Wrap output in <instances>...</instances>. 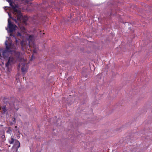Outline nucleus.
<instances>
[{
	"label": "nucleus",
	"mask_w": 152,
	"mask_h": 152,
	"mask_svg": "<svg viewBox=\"0 0 152 152\" xmlns=\"http://www.w3.org/2000/svg\"><path fill=\"white\" fill-rule=\"evenodd\" d=\"M34 40V37L32 35H30L27 39V42L23 40L22 41L20 42L21 45V49L23 50H24L26 48H27L28 47L30 46V43H33Z\"/></svg>",
	"instance_id": "obj_1"
},
{
	"label": "nucleus",
	"mask_w": 152,
	"mask_h": 152,
	"mask_svg": "<svg viewBox=\"0 0 152 152\" xmlns=\"http://www.w3.org/2000/svg\"><path fill=\"white\" fill-rule=\"evenodd\" d=\"M7 42V40L5 42L6 50L3 51L2 54V57L5 59H6L9 57V52L11 51L10 49L11 48V44L9 43V44H8Z\"/></svg>",
	"instance_id": "obj_2"
},
{
	"label": "nucleus",
	"mask_w": 152,
	"mask_h": 152,
	"mask_svg": "<svg viewBox=\"0 0 152 152\" xmlns=\"http://www.w3.org/2000/svg\"><path fill=\"white\" fill-rule=\"evenodd\" d=\"M7 1L9 3L10 5L12 7L13 9V13H17V16L18 20H20L21 17V12L19 10L16 9L18 6L16 5H13V2L11 0H7Z\"/></svg>",
	"instance_id": "obj_3"
},
{
	"label": "nucleus",
	"mask_w": 152,
	"mask_h": 152,
	"mask_svg": "<svg viewBox=\"0 0 152 152\" xmlns=\"http://www.w3.org/2000/svg\"><path fill=\"white\" fill-rule=\"evenodd\" d=\"M8 26L9 28V32L12 33L14 31L17 26L16 25L12 24L10 21V20L9 18L8 19Z\"/></svg>",
	"instance_id": "obj_4"
},
{
	"label": "nucleus",
	"mask_w": 152,
	"mask_h": 152,
	"mask_svg": "<svg viewBox=\"0 0 152 152\" xmlns=\"http://www.w3.org/2000/svg\"><path fill=\"white\" fill-rule=\"evenodd\" d=\"M14 142H15V143L14 146L16 148L18 149L20 147V144L18 140H14L12 137H11L10 140H9V142L10 144H12Z\"/></svg>",
	"instance_id": "obj_5"
},
{
	"label": "nucleus",
	"mask_w": 152,
	"mask_h": 152,
	"mask_svg": "<svg viewBox=\"0 0 152 152\" xmlns=\"http://www.w3.org/2000/svg\"><path fill=\"white\" fill-rule=\"evenodd\" d=\"M13 13L14 15H16L17 18V20L18 21L20 22V21H21V20H22L23 22V23H24L25 24H26V21H27V20H28V17H27V16H23L21 14V17L20 18V19L18 20V17L17 16V13L15 12Z\"/></svg>",
	"instance_id": "obj_6"
},
{
	"label": "nucleus",
	"mask_w": 152,
	"mask_h": 152,
	"mask_svg": "<svg viewBox=\"0 0 152 152\" xmlns=\"http://www.w3.org/2000/svg\"><path fill=\"white\" fill-rule=\"evenodd\" d=\"M15 59L12 57H9V60L8 62L6 64L5 66L7 68L8 66L11 64H13L15 62Z\"/></svg>",
	"instance_id": "obj_7"
},
{
	"label": "nucleus",
	"mask_w": 152,
	"mask_h": 152,
	"mask_svg": "<svg viewBox=\"0 0 152 152\" xmlns=\"http://www.w3.org/2000/svg\"><path fill=\"white\" fill-rule=\"evenodd\" d=\"M21 65H22L21 68L22 72L25 74L27 72V70L28 69L27 65L24 62L23 64H21Z\"/></svg>",
	"instance_id": "obj_8"
},
{
	"label": "nucleus",
	"mask_w": 152,
	"mask_h": 152,
	"mask_svg": "<svg viewBox=\"0 0 152 152\" xmlns=\"http://www.w3.org/2000/svg\"><path fill=\"white\" fill-rule=\"evenodd\" d=\"M0 110L2 113L3 114H5L7 111V109H6V106L5 105L3 106L2 107H1L0 108Z\"/></svg>",
	"instance_id": "obj_9"
},
{
	"label": "nucleus",
	"mask_w": 152,
	"mask_h": 152,
	"mask_svg": "<svg viewBox=\"0 0 152 152\" xmlns=\"http://www.w3.org/2000/svg\"><path fill=\"white\" fill-rule=\"evenodd\" d=\"M15 56L18 58H20L21 53L19 52H15Z\"/></svg>",
	"instance_id": "obj_10"
},
{
	"label": "nucleus",
	"mask_w": 152,
	"mask_h": 152,
	"mask_svg": "<svg viewBox=\"0 0 152 152\" xmlns=\"http://www.w3.org/2000/svg\"><path fill=\"white\" fill-rule=\"evenodd\" d=\"M12 131L11 128L10 127H9L8 128V129L7 131L6 132L7 133L10 134V133Z\"/></svg>",
	"instance_id": "obj_11"
},
{
	"label": "nucleus",
	"mask_w": 152,
	"mask_h": 152,
	"mask_svg": "<svg viewBox=\"0 0 152 152\" xmlns=\"http://www.w3.org/2000/svg\"><path fill=\"white\" fill-rule=\"evenodd\" d=\"M8 15H9V18H11L12 19V20H14L15 21V22H16H16H17V20H16V19H15V18H12V17L11 16V15L9 13H8Z\"/></svg>",
	"instance_id": "obj_12"
},
{
	"label": "nucleus",
	"mask_w": 152,
	"mask_h": 152,
	"mask_svg": "<svg viewBox=\"0 0 152 152\" xmlns=\"http://www.w3.org/2000/svg\"><path fill=\"white\" fill-rule=\"evenodd\" d=\"M15 130L16 133H19V131L18 130V128L17 126H15Z\"/></svg>",
	"instance_id": "obj_13"
},
{
	"label": "nucleus",
	"mask_w": 152,
	"mask_h": 152,
	"mask_svg": "<svg viewBox=\"0 0 152 152\" xmlns=\"http://www.w3.org/2000/svg\"><path fill=\"white\" fill-rule=\"evenodd\" d=\"M12 121L14 123H16V118H12Z\"/></svg>",
	"instance_id": "obj_14"
},
{
	"label": "nucleus",
	"mask_w": 152,
	"mask_h": 152,
	"mask_svg": "<svg viewBox=\"0 0 152 152\" xmlns=\"http://www.w3.org/2000/svg\"><path fill=\"white\" fill-rule=\"evenodd\" d=\"M17 35L18 36H21L20 33L19 32H18L17 33Z\"/></svg>",
	"instance_id": "obj_15"
},
{
	"label": "nucleus",
	"mask_w": 152,
	"mask_h": 152,
	"mask_svg": "<svg viewBox=\"0 0 152 152\" xmlns=\"http://www.w3.org/2000/svg\"><path fill=\"white\" fill-rule=\"evenodd\" d=\"M21 66V65L20 64L19 65H18V68H20V66Z\"/></svg>",
	"instance_id": "obj_16"
},
{
	"label": "nucleus",
	"mask_w": 152,
	"mask_h": 152,
	"mask_svg": "<svg viewBox=\"0 0 152 152\" xmlns=\"http://www.w3.org/2000/svg\"><path fill=\"white\" fill-rule=\"evenodd\" d=\"M3 138H4V137H5V136H4V135H3V136H2V137H3Z\"/></svg>",
	"instance_id": "obj_17"
},
{
	"label": "nucleus",
	"mask_w": 152,
	"mask_h": 152,
	"mask_svg": "<svg viewBox=\"0 0 152 152\" xmlns=\"http://www.w3.org/2000/svg\"><path fill=\"white\" fill-rule=\"evenodd\" d=\"M3 138H4V137H5V136H4V135H3V136H2V137H3Z\"/></svg>",
	"instance_id": "obj_18"
},
{
	"label": "nucleus",
	"mask_w": 152,
	"mask_h": 152,
	"mask_svg": "<svg viewBox=\"0 0 152 152\" xmlns=\"http://www.w3.org/2000/svg\"><path fill=\"white\" fill-rule=\"evenodd\" d=\"M34 53H35V52H35V50H34Z\"/></svg>",
	"instance_id": "obj_19"
},
{
	"label": "nucleus",
	"mask_w": 152,
	"mask_h": 152,
	"mask_svg": "<svg viewBox=\"0 0 152 152\" xmlns=\"http://www.w3.org/2000/svg\"><path fill=\"white\" fill-rule=\"evenodd\" d=\"M18 109V108H17V109H16V110H17V111Z\"/></svg>",
	"instance_id": "obj_20"
},
{
	"label": "nucleus",
	"mask_w": 152,
	"mask_h": 152,
	"mask_svg": "<svg viewBox=\"0 0 152 152\" xmlns=\"http://www.w3.org/2000/svg\"><path fill=\"white\" fill-rule=\"evenodd\" d=\"M33 57V55H32V57Z\"/></svg>",
	"instance_id": "obj_21"
}]
</instances>
